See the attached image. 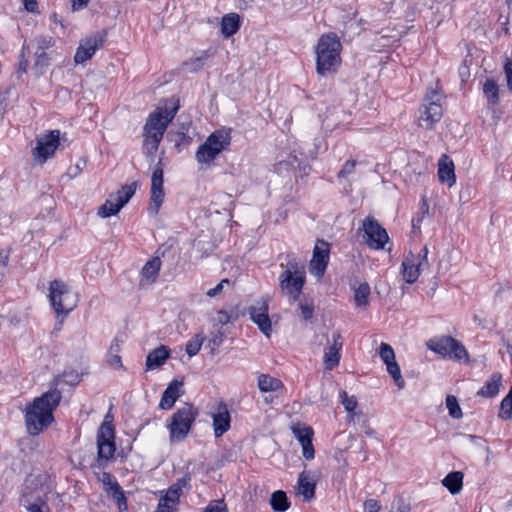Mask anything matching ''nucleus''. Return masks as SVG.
Instances as JSON below:
<instances>
[{
  "label": "nucleus",
  "instance_id": "nucleus-9",
  "mask_svg": "<svg viewBox=\"0 0 512 512\" xmlns=\"http://www.w3.org/2000/svg\"><path fill=\"white\" fill-rule=\"evenodd\" d=\"M137 189V183L133 182L122 186L116 193L110 194L105 203L99 207L98 216L107 218L116 215L133 197Z\"/></svg>",
  "mask_w": 512,
  "mask_h": 512
},
{
  "label": "nucleus",
  "instance_id": "nucleus-38",
  "mask_svg": "<svg viewBox=\"0 0 512 512\" xmlns=\"http://www.w3.org/2000/svg\"><path fill=\"white\" fill-rule=\"evenodd\" d=\"M499 417L503 420L512 419V387L501 401Z\"/></svg>",
  "mask_w": 512,
  "mask_h": 512
},
{
  "label": "nucleus",
  "instance_id": "nucleus-16",
  "mask_svg": "<svg viewBox=\"0 0 512 512\" xmlns=\"http://www.w3.org/2000/svg\"><path fill=\"white\" fill-rule=\"evenodd\" d=\"M250 319L258 326L259 330L270 336L272 331L271 320L268 315V302L265 299L258 300L254 305L248 308Z\"/></svg>",
  "mask_w": 512,
  "mask_h": 512
},
{
  "label": "nucleus",
  "instance_id": "nucleus-51",
  "mask_svg": "<svg viewBox=\"0 0 512 512\" xmlns=\"http://www.w3.org/2000/svg\"><path fill=\"white\" fill-rule=\"evenodd\" d=\"M85 166H86V160L80 159L74 166L69 168V170H68L69 177L75 178L76 176H78Z\"/></svg>",
  "mask_w": 512,
  "mask_h": 512
},
{
  "label": "nucleus",
  "instance_id": "nucleus-53",
  "mask_svg": "<svg viewBox=\"0 0 512 512\" xmlns=\"http://www.w3.org/2000/svg\"><path fill=\"white\" fill-rule=\"evenodd\" d=\"M51 46V38L39 37L37 39V50L38 52H45Z\"/></svg>",
  "mask_w": 512,
  "mask_h": 512
},
{
  "label": "nucleus",
  "instance_id": "nucleus-22",
  "mask_svg": "<svg viewBox=\"0 0 512 512\" xmlns=\"http://www.w3.org/2000/svg\"><path fill=\"white\" fill-rule=\"evenodd\" d=\"M316 480L309 472L303 471L298 476L297 493L305 501H310L315 496Z\"/></svg>",
  "mask_w": 512,
  "mask_h": 512
},
{
  "label": "nucleus",
  "instance_id": "nucleus-15",
  "mask_svg": "<svg viewBox=\"0 0 512 512\" xmlns=\"http://www.w3.org/2000/svg\"><path fill=\"white\" fill-rule=\"evenodd\" d=\"M151 195L150 203L148 206V212L152 216H156L159 213L160 207L164 201V190H163V169L157 167L151 177Z\"/></svg>",
  "mask_w": 512,
  "mask_h": 512
},
{
  "label": "nucleus",
  "instance_id": "nucleus-34",
  "mask_svg": "<svg viewBox=\"0 0 512 512\" xmlns=\"http://www.w3.org/2000/svg\"><path fill=\"white\" fill-rule=\"evenodd\" d=\"M283 386L281 380L268 374H261L258 377V388L261 392H274Z\"/></svg>",
  "mask_w": 512,
  "mask_h": 512
},
{
  "label": "nucleus",
  "instance_id": "nucleus-42",
  "mask_svg": "<svg viewBox=\"0 0 512 512\" xmlns=\"http://www.w3.org/2000/svg\"><path fill=\"white\" fill-rule=\"evenodd\" d=\"M446 407L449 411V415L452 418L460 419L463 416L462 410L458 404V400L453 395H448L446 397Z\"/></svg>",
  "mask_w": 512,
  "mask_h": 512
},
{
  "label": "nucleus",
  "instance_id": "nucleus-13",
  "mask_svg": "<svg viewBox=\"0 0 512 512\" xmlns=\"http://www.w3.org/2000/svg\"><path fill=\"white\" fill-rule=\"evenodd\" d=\"M364 238L366 244L375 250L384 249L389 241L387 231L373 217H366L363 221Z\"/></svg>",
  "mask_w": 512,
  "mask_h": 512
},
{
  "label": "nucleus",
  "instance_id": "nucleus-27",
  "mask_svg": "<svg viewBox=\"0 0 512 512\" xmlns=\"http://www.w3.org/2000/svg\"><path fill=\"white\" fill-rule=\"evenodd\" d=\"M101 471V475L98 477L102 483L109 487L112 493V497L117 502L118 506L121 508L122 505H126V498L124 496L123 490L116 479L109 473L103 470Z\"/></svg>",
  "mask_w": 512,
  "mask_h": 512
},
{
  "label": "nucleus",
  "instance_id": "nucleus-48",
  "mask_svg": "<svg viewBox=\"0 0 512 512\" xmlns=\"http://www.w3.org/2000/svg\"><path fill=\"white\" fill-rule=\"evenodd\" d=\"M504 73L507 81V88L512 93V59L506 58L504 64Z\"/></svg>",
  "mask_w": 512,
  "mask_h": 512
},
{
  "label": "nucleus",
  "instance_id": "nucleus-11",
  "mask_svg": "<svg viewBox=\"0 0 512 512\" xmlns=\"http://www.w3.org/2000/svg\"><path fill=\"white\" fill-rule=\"evenodd\" d=\"M441 96L435 90L424 98V103L421 108L420 121L421 125L426 129H432L434 124L440 121L442 117V106L440 104Z\"/></svg>",
  "mask_w": 512,
  "mask_h": 512
},
{
  "label": "nucleus",
  "instance_id": "nucleus-55",
  "mask_svg": "<svg viewBox=\"0 0 512 512\" xmlns=\"http://www.w3.org/2000/svg\"><path fill=\"white\" fill-rule=\"evenodd\" d=\"M299 308L301 310L303 319L309 320L312 318V316H313V307L312 306H310L308 304L300 303Z\"/></svg>",
  "mask_w": 512,
  "mask_h": 512
},
{
  "label": "nucleus",
  "instance_id": "nucleus-10",
  "mask_svg": "<svg viewBox=\"0 0 512 512\" xmlns=\"http://www.w3.org/2000/svg\"><path fill=\"white\" fill-rule=\"evenodd\" d=\"M402 275L408 284L417 281L420 273L429 267L428 248L424 246L418 254L409 253L402 261Z\"/></svg>",
  "mask_w": 512,
  "mask_h": 512
},
{
  "label": "nucleus",
  "instance_id": "nucleus-47",
  "mask_svg": "<svg viewBox=\"0 0 512 512\" xmlns=\"http://www.w3.org/2000/svg\"><path fill=\"white\" fill-rule=\"evenodd\" d=\"M356 166L355 160H348L343 165L342 169L338 172L339 178H346L354 172Z\"/></svg>",
  "mask_w": 512,
  "mask_h": 512
},
{
  "label": "nucleus",
  "instance_id": "nucleus-20",
  "mask_svg": "<svg viewBox=\"0 0 512 512\" xmlns=\"http://www.w3.org/2000/svg\"><path fill=\"white\" fill-rule=\"evenodd\" d=\"M183 381L174 379L172 380L164 392L162 393L161 400L159 403V408L162 410L171 409L178 398H180L184 391L182 390Z\"/></svg>",
  "mask_w": 512,
  "mask_h": 512
},
{
  "label": "nucleus",
  "instance_id": "nucleus-8",
  "mask_svg": "<svg viewBox=\"0 0 512 512\" xmlns=\"http://www.w3.org/2000/svg\"><path fill=\"white\" fill-rule=\"evenodd\" d=\"M427 348L434 353L449 359L462 360L468 358L466 348L451 336L431 338L427 342Z\"/></svg>",
  "mask_w": 512,
  "mask_h": 512
},
{
  "label": "nucleus",
  "instance_id": "nucleus-54",
  "mask_svg": "<svg viewBox=\"0 0 512 512\" xmlns=\"http://www.w3.org/2000/svg\"><path fill=\"white\" fill-rule=\"evenodd\" d=\"M224 339V335L221 331H217L213 333L212 337L209 339V345L213 347H219Z\"/></svg>",
  "mask_w": 512,
  "mask_h": 512
},
{
  "label": "nucleus",
  "instance_id": "nucleus-59",
  "mask_svg": "<svg viewBox=\"0 0 512 512\" xmlns=\"http://www.w3.org/2000/svg\"><path fill=\"white\" fill-rule=\"evenodd\" d=\"M119 350H120V343H119L118 338H115L110 345L109 354H112V353L118 354Z\"/></svg>",
  "mask_w": 512,
  "mask_h": 512
},
{
  "label": "nucleus",
  "instance_id": "nucleus-3",
  "mask_svg": "<svg viewBox=\"0 0 512 512\" xmlns=\"http://www.w3.org/2000/svg\"><path fill=\"white\" fill-rule=\"evenodd\" d=\"M342 44L335 33L323 34L317 43L316 71L319 75L335 73L341 65Z\"/></svg>",
  "mask_w": 512,
  "mask_h": 512
},
{
  "label": "nucleus",
  "instance_id": "nucleus-57",
  "mask_svg": "<svg viewBox=\"0 0 512 512\" xmlns=\"http://www.w3.org/2000/svg\"><path fill=\"white\" fill-rule=\"evenodd\" d=\"M108 362L111 366L122 367L121 357L119 354H110Z\"/></svg>",
  "mask_w": 512,
  "mask_h": 512
},
{
  "label": "nucleus",
  "instance_id": "nucleus-60",
  "mask_svg": "<svg viewBox=\"0 0 512 512\" xmlns=\"http://www.w3.org/2000/svg\"><path fill=\"white\" fill-rule=\"evenodd\" d=\"M409 511H410L409 506L403 500H398L397 508L394 512H409Z\"/></svg>",
  "mask_w": 512,
  "mask_h": 512
},
{
  "label": "nucleus",
  "instance_id": "nucleus-35",
  "mask_svg": "<svg viewBox=\"0 0 512 512\" xmlns=\"http://www.w3.org/2000/svg\"><path fill=\"white\" fill-rule=\"evenodd\" d=\"M270 505L274 511L284 512L289 508L290 503L286 493L284 491L278 490L272 493L270 498Z\"/></svg>",
  "mask_w": 512,
  "mask_h": 512
},
{
  "label": "nucleus",
  "instance_id": "nucleus-25",
  "mask_svg": "<svg viewBox=\"0 0 512 512\" xmlns=\"http://www.w3.org/2000/svg\"><path fill=\"white\" fill-rule=\"evenodd\" d=\"M438 178L442 183H447L449 187L456 182L454 164L447 155H442L438 162Z\"/></svg>",
  "mask_w": 512,
  "mask_h": 512
},
{
  "label": "nucleus",
  "instance_id": "nucleus-14",
  "mask_svg": "<svg viewBox=\"0 0 512 512\" xmlns=\"http://www.w3.org/2000/svg\"><path fill=\"white\" fill-rule=\"evenodd\" d=\"M330 245L325 240H317L310 261V273L318 278L325 273L329 262Z\"/></svg>",
  "mask_w": 512,
  "mask_h": 512
},
{
  "label": "nucleus",
  "instance_id": "nucleus-63",
  "mask_svg": "<svg viewBox=\"0 0 512 512\" xmlns=\"http://www.w3.org/2000/svg\"><path fill=\"white\" fill-rule=\"evenodd\" d=\"M27 66H28V61L25 60L24 62H20V69L23 71V72H26L27 70Z\"/></svg>",
  "mask_w": 512,
  "mask_h": 512
},
{
  "label": "nucleus",
  "instance_id": "nucleus-46",
  "mask_svg": "<svg viewBox=\"0 0 512 512\" xmlns=\"http://www.w3.org/2000/svg\"><path fill=\"white\" fill-rule=\"evenodd\" d=\"M202 512H228L227 505L223 499L212 500Z\"/></svg>",
  "mask_w": 512,
  "mask_h": 512
},
{
  "label": "nucleus",
  "instance_id": "nucleus-4",
  "mask_svg": "<svg viewBox=\"0 0 512 512\" xmlns=\"http://www.w3.org/2000/svg\"><path fill=\"white\" fill-rule=\"evenodd\" d=\"M283 272L279 276V286L282 292L292 301L299 300L306 280V266L303 260L292 254L287 255V262L281 263Z\"/></svg>",
  "mask_w": 512,
  "mask_h": 512
},
{
  "label": "nucleus",
  "instance_id": "nucleus-29",
  "mask_svg": "<svg viewBox=\"0 0 512 512\" xmlns=\"http://www.w3.org/2000/svg\"><path fill=\"white\" fill-rule=\"evenodd\" d=\"M502 385V376L500 373H493L489 379L486 381L485 385L478 391V395L491 398L496 396L499 393L500 387Z\"/></svg>",
  "mask_w": 512,
  "mask_h": 512
},
{
  "label": "nucleus",
  "instance_id": "nucleus-52",
  "mask_svg": "<svg viewBox=\"0 0 512 512\" xmlns=\"http://www.w3.org/2000/svg\"><path fill=\"white\" fill-rule=\"evenodd\" d=\"M224 284H229V280L228 279H223L220 283H218L214 288H211L209 289L207 292H206V295L208 297H215L217 295H219L222 290H223V287H224Z\"/></svg>",
  "mask_w": 512,
  "mask_h": 512
},
{
  "label": "nucleus",
  "instance_id": "nucleus-62",
  "mask_svg": "<svg viewBox=\"0 0 512 512\" xmlns=\"http://www.w3.org/2000/svg\"><path fill=\"white\" fill-rule=\"evenodd\" d=\"M466 437L473 443H476L477 441L480 440V437L478 436H475V435H466Z\"/></svg>",
  "mask_w": 512,
  "mask_h": 512
},
{
  "label": "nucleus",
  "instance_id": "nucleus-58",
  "mask_svg": "<svg viewBox=\"0 0 512 512\" xmlns=\"http://www.w3.org/2000/svg\"><path fill=\"white\" fill-rule=\"evenodd\" d=\"M424 213L425 212H422V215H418L417 217H414L412 219V229L413 231H417V230H420V227H421V223H422V220H423V217H424Z\"/></svg>",
  "mask_w": 512,
  "mask_h": 512
},
{
  "label": "nucleus",
  "instance_id": "nucleus-6",
  "mask_svg": "<svg viewBox=\"0 0 512 512\" xmlns=\"http://www.w3.org/2000/svg\"><path fill=\"white\" fill-rule=\"evenodd\" d=\"M197 416V408L190 403H184L183 406L178 408L171 416V421L167 425L170 434V441H183L187 437Z\"/></svg>",
  "mask_w": 512,
  "mask_h": 512
},
{
  "label": "nucleus",
  "instance_id": "nucleus-21",
  "mask_svg": "<svg viewBox=\"0 0 512 512\" xmlns=\"http://www.w3.org/2000/svg\"><path fill=\"white\" fill-rule=\"evenodd\" d=\"M213 418V428L215 436L221 437L224 433H226L230 428V414L226 404L220 403L217 406V410L212 415Z\"/></svg>",
  "mask_w": 512,
  "mask_h": 512
},
{
  "label": "nucleus",
  "instance_id": "nucleus-40",
  "mask_svg": "<svg viewBox=\"0 0 512 512\" xmlns=\"http://www.w3.org/2000/svg\"><path fill=\"white\" fill-rule=\"evenodd\" d=\"M292 430L300 444L312 440L314 435L313 429L309 426H295Z\"/></svg>",
  "mask_w": 512,
  "mask_h": 512
},
{
  "label": "nucleus",
  "instance_id": "nucleus-30",
  "mask_svg": "<svg viewBox=\"0 0 512 512\" xmlns=\"http://www.w3.org/2000/svg\"><path fill=\"white\" fill-rule=\"evenodd\" d=\"M464 475L461 471H453L446 475L442 480V485L448 489V491L455 495L458 494L463 487Z\"/></svg>",
  "mask_w": 512,
  "mask_h": 512
},
{
  "label": "nucleus",
  "instance_id": "nucleus-50",
  "mask_svg": "<svg viewBox=\"0 0 512 512\" xmlns=\"http://www.w3.org/2000/svg\"><path fill=\"white\" fill-rule=\"evenodd\" d=\"M363 509L364 512H379L381 505L376 499H367L363 504Z\"/></svg>",
  "mask_w": 512,
  "mask_h": 512
},
{
  "label": "nucleus",
  "instance_id": "nucleus-39",
  "mask_svg": "<svg viewBox=\"0 0 512 512\" xmlns=\"http://www.w3.org/2000/svg\"><path fill=\"white\" fill-rule=\"evenodd\" d=\"M204 340H205V336L203 334H196L194 337H192L186 343V347H185L186 353L190 357H193L196 354H198V352L200 351L201 346H202Z\"/></svg>",
  "mask_w": 512,
  "mask_h": 512
},
{
  "label": "nucleus",
  "instance_id": "nucleus-7",
  "mask_svg": "<svg viewBox=\"0 0 512 512\" xmlns=\"http://www.w3.org/2000/svg\"><path fill=\"white\" fill-rule=\"evenodd\" d=\"M49 298L57 315L68 314L77 305V295L73 293L62 281L54 280L50 283Z\"/></svg>",
  "mask_w": 512,
  "mask_h": 512
},
{
  "label": "nucleus",
  "instance_id": "nucleus-2",
  "mask_svg": "<svg viewBox=\"0 0 512 512\" xmlns=\"http://www.w3.org/2000/svg\"><path fill=\"white\" fill-rule=\"evenodd\" d=\"M61 400V393L57 389H51L26 407L25 424L31 435H38L46 429L54 420L53 411Z\"/></svg>",
  "mask_w": 512,
  "mask_h": 512
},
{
  "label": "nucleus",
  "instance_id": "nucleus-28",
  "mask_svg": "<svg viewBox=\"0 0 512 512\" xmlns=\"http://www.w3.org/2000/svg\"><path fill=\"white\" fill-rule=\"evenodd\" d=\"M161 260L159 257H153L145 263L141 270L140 285L144 286L156 281L161 268Z\"/></svg>",
  "mask_w": 512,
  "mask_h": 512
},
{
  "label": "nucleus",
  "instance_id": "nucleus-26",
  "mask_svg": "<svg viewBox=\"0 0 512 512\" xmlns=\"http://www.w3.org/2000/svg\"><path fill=\"white\" fill-rule=\"evenodd\" d=\"M170 357V349L161 345L152 350L146 357V370H153L161 367L166 360Z\"/></svg>",
  "mask_w": 512,
  "mask_h": 512
},
{
  "label": "nucleus",
  "instance_id": "nucleus-5",
  "mask_svg": "<svg viewBox=\"0 0 512 512\" xmlns=\"http://www.w3.org/2000/svg\"><path fill=\"white\" fill-rule=\"evenodd\" d=\"M115 429L111 421L102 422L97 431V458L91 464V468L104 470L108 463L114 459L116 451Z\"/></svg>",
  "mask_w": 512,
  "mask_h": 512
},
{
  "label": "nucleus",
  "instance_id": "nucleus-18",
  "mask_svg": "<svg viewBox=\"0 0 512 512\" xmlns=\"http://www.w3.org/2000/svg\"><path fill=\"white\" fill-rule=\"evenodd\" d=\"M189 480V477H183L171 485L165 495L160 498L158 506L166 511L176 512L182 488L188 484Z\"/></svg>",
  "mask_w": 512,
  "mask_h": 512
},
{
  "label": "nucleus",
  "instance_id": "nucleus-36",
  "mask_svg": "<svg viewBox=\"0 0 512 512\" xmlns=\"http://www.w3.org/2000/svg\"><path fill=\"white\" fill-rule=\"evenodd\" d=\"M209 58L207 52H202L199 56L191 58L183 63V67L188 72H197L205 65Z\"/></svg>",
  "mask_w": 512,
  "mask_h": 512
},
{
  "label": "nucleus",
  "instance_id": "nucleus-17",
  "mask_svg": "<svg viewBox=\"0 0 512 512\" xmlns=\"http://www.w3.org/2000/svg\"><path fill=\"white\" fill-rule=\"evenodd\" d=\"M104 39L105 34L102 33H96L84 39L76 50L74 61L77 64L86 62L103 45Z\"/></svg>",
  "mask_w": 512,
  "mask_h": 512
},
{
  "label": "nucleus",
  "instance_id": "nucleus-23",
  "mask_svg": "<svg viewBox=\"0 0 512 512\" xmlns=\"http://www.w3.org/2000/svg\"><path fill=\"white\" fill-rule=\"evenodd\" d=\"M22 505L28 512H50L47 500L39 494L24 492L21 498Z\"/></svg>",
  "mask_w": 512,
  "mask_h": 512
},
{
  "label": "nucleus",
  "instance_id": "nucleus-44",
  "mask_svg": "<svg viewBox=\"0 0 512 512\" xmlns=\"http://www.w3.org/2000/svg\"><path fill=\"white\" fill-rule=\"evenodd\" d=\"M380 358L382 361L388 365V363L395 362V353L393 348L387 344V343H381L380 345V351H379Z\"/></svg>",
  "mask_w": 512,
  "mask_h": 512
},
{
  "label": "nucleus",
  "instance_id": "nucleus-41",
  "mask_svg": "<svg viewBox=\"0 0 512 512\" xmlns=\"http://www.w3.org/2000/svg\"><path fill=\"white\" fill-rule=\"evenodd\" d=\"M387 372L393 378L394 383L399 389H403L405 387V381L401 375V370L397 362L388 363Z\"/></svg>",
  "mask_w": 512,
  "mask_h": 512
},
{
  "label": "nucleus",
  "instance_id": "nucleus-33",
  "mask_svg": "<svg viewBox=\"0 0 512 512\" xmlns=\"http://www.w3.org/2000/svg\"><path fill=\"white\" fill-rule=\"evenodd\" d=\"M483 94L490 105L495 106L499 104V86L494 79L488 78L484 82Z\"/></svg>",
  "mask_w": 512,
  "mask_h": 512
},
{
  "label": "nucleus",
  "instance_id": "nucleus-43",
  "mask_svg": "<svg viewBox=\"0 0 512 512\" xmlns=\"http://www.w3.org/2000/svg\"><path fill=\"white\" fill-rule=\"evenodd\" d=\"M50 64V57L46 52H35L34 69L37 73L42 74Z\"/></svg>",
  "mask_w": 512,
  "mask_h": 512
},
{
  "label": "nucleus",
  "instance_id": "nucleus-12",
  "mask_svg": "<svg viewBox=\"0 0 512 512\" xmlns=\"http://www.w3.org/2000/svg\"><path fill=\"white\" fill-rule=\"evenodd\" d=\"M60 145V132L50 131L37 139L36 147L33 150L34 160L40 164L52 157Z\"/></svg>",
  "mask_w": 512,
  "mask_h": 512
},
{
  "label": "nucleus",
  "instance_id": "nucleus-37",
  "mask_svg": "<svg viewBox=\"0 0 512 512\" xmlns=\"http://www.w3.org/2000/svg\"><path fill=\"white\" fill-rule=\"evenodd\" d=\"M370 295V286L367 282L361 283L354 289V300L357 306H366Z\"/></svg>",
  "mask_w": 512,
  "mask_h": 512
},
{
  "label": "nucleus",
  "instance_id": "nucleus-61",
  "mask_svg": "<svg viewBox=\"0 0 512 512\" xmlns=\"http://www.w3.org/2000/svg\"><path fill=\"white\" fill-rule=\"evenodd\" d=\"M90 0H73V9L79 10L84 8Z\"/></svg>",
  "mask_w": 512,
  "mask_h": 512
},
{
  "label": "nucleus",
  "instance_id": "nucleus-56",
  "mask_svg": "<svg viewBox=\"0 0 512 512\" xmlns=\"http://www.w3.org/2000/svg\"><path fill=\"white\" fill-rule=\"evenodd\" d=\"M24 8L31 13H35L38 10L37 0H23Z\"/></svg>",
  "mask_w": 512,
  "mask_h": 512
},
{
  "label": "nucleus",
  "instance_id": "nucleus-19",
  "mask_svg": "<svg viewBox=\"0 0 512 512\" xmlns=\"http://www.w3.org/2000/svg\"><path fill=\"white\" fill-rule=\"evenodd\" d=\"M341 333L336 330L332 333V343L324 353V365L327 370L334 369L340 361V350L342 349Z\"/></svg>",
  "mask_w": 512,
  "mask_h": 512
},
{
  "label": "nucleus",
  "instance_id": "nucleus-31",
  "mask_svg": "<svg viewBox=\"0 0 512 512\" xmlns=\"http://www.w3.org/2000/svg\"><path fill=\"white\" fill-rule=\"evenodd\" d=\"M240 28V17L236 13H229L222 18L221 32L225 37H231Z\"/></svg>",
  "mask_w": 512,
  "mask_h": 512
},
{
  "label": "nucleus",
  "instance_id": "nucleus-64",
  "mask_svg": "<svg viewBox=\"0 0 512 512\" xmlns=\"http://www.w3.org/2000/svg\"><path fill=\"white\" fill-rule=\"evenodd\" d=\"M63 320H59L54 327V331H60L62 328Z\"/></svg>",
  "mask_w": 512,
  "mask_h": 512
},
{
  "label": "nucleus",
  "instance_id": "nucleus-45",
  "mask_svg": "<svg viewBox=\"0 0 512 512\" xmlns=\"http://www.w3.org/2000/svg\"><path fill=\"white\" fill-rule=\"evenodd\" d=\"M342 404L348 413H353L357 407V399L355 396H349L346 391L340 392Z\"/></svg>",
  "mask_w": 512,
  "mask_h": 512
},
{
  "label": "nucleus",
  "instance_id": "nucleus-1",
  "mask_svg": "<svg viewBox=\"0 0 512 512\" xmlns=\"http://www.w3.org/2000/svg\"><path fill=\"white\" fill-rule=\"evenodd\" d=\"M180 108L179 100L171 98L163 108L153 111L147 118L143 128V151L153 158L163 139L164 133Z\"/></svg>",
  "mask_w": 512,
  "mask_h": 512
},
{
  "label": "nucleus",
  "instance_id": "nucleus-49",
  "mask_svg": "<svg viewBox=\"0 0 512 512\" xmlns=\"http://www.w3.org/2000/svg\"><path fill=\"white\" fill-rule=\"evenodd\" d=\"M301 446H302L303 457L306 460H312L315 456V451H314V447L312 444V440L302 443Z\"/></svg>",
  "mask_w": 512,
  "mask_h": 512
},
{
  "label": "nucleus",
  "instance_id": "nucleus-24",
  "mask_svg": "<svg viewBox=\"0 0 512 512\" xmlns=\"http://www.w3.org/2000/svg\"><path fill=\"white\" fill-rule=\"evenodd\" d=\"M205 141L220 154L228 149L231 144V129L222 128L216 130Z\"/></svg>",
  "mask_w": 512,
  "mask_h": 512
},
{
  "label": "nucleus",
  "instance_id": "nucleus-32",
  "mask_svg": "<svg viewBox=\"0 0 512 512\" xmlns=\"http://www.w3.org/2000/svg\"><path fill=\"white\" fill-rule=\"evenodd\" d=\"M219 153L216 151L215 148H212L206 141L201 144L196 153L195 158L198 163L200 164H209L213 162L217 157Z\"/></svg>",
  "mask_w": 512,
  "mask_h": 512
}]
</instances>
